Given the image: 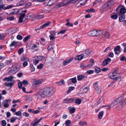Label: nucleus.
I'll use <instances>...</instances> for the list:
<instances>
[{
	"label": "nucleus",
	"mask_w": 126,
	"mask_h": 126,
	"mask_svg": "<svg viewBox=\"0 0 126 126\" xmlns=\"http://www.w3.org/2000/svg\"><path fill=\"white\" fill-rule=\"evenodd\" d=\"M124 98V97L123 96H122L119 97L117 99H115V100L116 101V102H117V104L121 103L123 100Z\"/></svg>",
	"instance_id": "f8f14e48"
},
{
	"label": "nucleus",
	"mask_w": 126,
	"mask_h": 126,
	"mask_svg": "<svg viewBox=\"0 0 126 126\" xmlns=\"http://www.w3.org/2000/svg\"><path fill=\"white\" fill-rule=\"evenodd\" d=\"M104 35V37L107 38H109L110 37V34L109 32L108 31H106L105 32Z\"/></svg>",
	"instance_id": "a211bd4d"
},
{
	"label": "nucleus",
	"mask_w": 126,
	"mask_h": 126,
	"mask_svg": "<svg viewBox=\"0 0 126 126\" xmlns=\"http://www.w3.org/2000/svg\"><path fill=\"white\" fill-rule=\"evenodd\" d=\"M30 66L31 67V70L32 71H35V69L33 66V64H30Z\"/></svg>",
	"instance_id": "79ce46f5"
},
{
	"label": "nucleus",
	"mask_w": 126,
	"mask_h": 126,
	"mask_svg": "<svg viewBox=\"0 0 126 126\" xmlns=\"http://www.w3.org/2000/svg\"><path fill=\"white\" fill-rule=\"evenodd\" d=\"M124 47V48L123 50V52H126V43H124L122 44Z\"/></svg>",
	"instance_id": "4c0bfd02"
},
{
	"label": "nucleus",
	"mask_w": 126,
	"mask_h": 126,
	"mask_svg": "<svg viewBox=\"0 0 126 126\" xmlns=\"http://www.w3.org/2000/svg\"><path fill=\"white\" fill-rule=\"evenodd\" d=\"M66 25L72 27L73 26V25L72 23H70V22H68L66 24Z\"/></svg>",
	"instance_id": "13d9d810"
},
{
	"label": "nucleus",
	"mask_w": 126,
	"mask_h": 126,
	"mask_svg": "<svg viewBox=\"0 0 126 126\" xmlns=\"http://www.w3.org/2000/svg\"><path fill=\"white\" fill-rule=\"evenodd\" d=\"M84 51H85V53L88 55L91 52V51L89 48L86 49Z\"/></svg>",
	"instance_id": "a878e982"
},
{
	"label": "nucleus",
	"mask_w": 126,
	"mask_h": 126,
	"mask_svg": "<svg viewBox=\"0 0 126 126\" xmlns=\"http://www.w3.org/2000/svg\"><path fill=\"white\" fill-rule=\"evenodd\" d=\"M17 43V42H16L15 41H13L12 43L10 45V47H11L13 46H15L16 44Z\"/></svg>",
	"instance_id": "e433bc0d"
},
{
	"label": "nucleus",
	"mask_w": 126,
	"mask_h": 126,
	"mask_svg": "<svg viewBox=\"0 0 126 126\" xmlns=\"http://www.w3.org/2000/svg\"><path fill=\"white\" fill-rule=\"evenodd\" d=\"M14 82V81H13V82H12L10 83L6 82L4 83V85L6 86L9 87H10V89H11L12 86L13 85Z\"/></svg>",
	"instance_id": "ddd939ff"
},
{
	"label": "nucleus",
	"mask_w": 126,
	"mask_h": 126,
	"mask_svg": "<svg viewBox=\"0 0 126 126\" xmlns=\"http://www.w3.org/2000/svg\"><path fill=\"white\" fill-rule=\"evenodd\" d=\"M20 16L19 17H21V18H23L25 16V14L24 13H20Z\"/></svg>",
	"instance_id": "bf43d9fd"
},
{
	"label": "nucleus",
	"mask_w": 126,
	"mask_h": 126,
	"mask_svg": "<svg viewBox=\"0 0 126 126\" xmlns=\"http://www.w3.org/2000/svg\"><path fill=\"white\" fill-rule=\"evenodd\" d=\"M119 16V21L120 22H123L125 19V15L123 14H118Z\"/></svg>",
	"instance_id": "1a4fd4ad"
},
{
	"label": "nucleus",
	"mask_w": 126,
	"mask_h": 126,
	"mask_svg": "<svg viewBox=\"0 0 126 126\" xmlns=\"http://www.w3.org/2000/svg\"><path fill=\"white\" fill-rule=\"evenodd\" d=\"M12 62L11 60H6L5 62V63L6 65H8L10 64Z\"/></svg>",
	"instance_id": "c03bdc74"
},
{
	"label": "nucleus",
	"mask_w": 126,
	"mask_h": 126,
	"mask_svg": "<svg viewBox=\"0 0 126 126\" xmlns=\"http://www.w3.org/2000/svg\"><path fill=\"white\" fill-rule=\"evenodd\" d=\"M116 102V101L115 100L114 101L112 102L110 104V105L112 107H113L115 106V105H116V104H117V102Z\"/></svg>",
	"instance_id": "a18cd8bd"
},
{
	"label": "nucleus",
	"mask_w": 126,
	"mask_h": 126,
	"mask_svg": "<svg viewBox=\"0 0 126 126\" xmlns=\"http://www.w3.org/2000/svg\"><path fill=\"white\" fill-rule=\"evenodd\" d=\"M98 82H95L93 84V86L94 88L96 91L97 93L99 94L101 91V88L100 86L98 84Z\"/></svg>",
	"instance_id": "39448f33"
},
{
	"label": "nucleus",
	"mask_w": 126,
	"mask_h": 126,
	"mask_svg": "<svg viewBox=\"0 0 126 126\" xmlns=\"http://www.w3.org/2000/svg\"><path fill=\"white\" fill-rule=\"evenodd\" d=\"M121 49V47L120 46L118 45L116 46L114 49V51L115 52L118 51Z\"/></svg>",
	"instance_id": "b1692460"
},
{
	"label": "nucleus",
	"mask_w": 126,
	"mask_h": 126,
	"mask_svg": "<svg viewBox=\"0 0 126 126\" xmlns=\"http://www.w3.org/2000/svg\"><path fill=\"white\" fill-rule=\"evenodd\" d=\"M75 98H66L63 99V102L64 103H70L74 102Z\"/></svg>",
	"instance_id": "423d86ee"
},
{
	"label": "nucleus",
	"mask_w": 126,
	"mask_h": 126,
	"mask_svg": "<svg viewBox=\"0 0 126 126\" xmlns=\"http://www.w3.org/2000/svg\"><path fill=\"white\" fill-rule=\"evenodd\" d=\"M101 70L100 68L98 67H97L95 68V72L96 73H99L100 72Z\"/></svg>",
	"instance_id": "c85d7f7f"
},
{
	"label": "nucleus",
	"mask_w": 126,
	"mask_h": 126,
	"mask_svg": "<svg viewBox=\"0 0 126 126\" xmlns=\"http://www.w3.org/2000/svg\"><path fill=\"white\" fill-rule=\"evenodd\" d=\"M126 12V9L124 8H122L120 9V11H119V12L118 13V14H121L124 15Z\"/></svg>",
	"instance_id": "4468645a"
},
{
	"label": "nucleus",
	"mask_w": 126,
	"mask_h": 126,
	"mask_svg": "<svg viewBox=\"0 0 126 126\" xmlns=\"http://www.w3.org/2000/svg\"><path fill=\"white\" fill-rule=\"evenodd\" d=\"M1 124L2 126H6V123L5 120H3L2 121Z\"/></svg>",
	"instance_id": "de8ad7c7"
},
{
	"label": "nucleus",
	"mask_w": 126,
	"mask_h": 126,
	"mask_svg": "<svg viewBox=\"0 0 126 126\" xmlns=\"http://www.w3.org/2000/svg\"><path fill=\"white\" fill-rule=\"evenodd\" d=\"M101 31L94 30L89 32L88 33V35L93 36H97L99 35Z\"/></svg>",
	"instance_id": "f03ea898"
},
{
	"label": "nucleus",
	"mask_w": 126,
	"mask_h": 126,
	"mask_svg": "<svg viewBox=\"0 0 126 126\" xmlns=\"http://www.w3.org/2000/svg\"><path fill=\"white\" fill-rule=\"evenodd\" d=\"M22 82L23 84H24L28 85V82L26 80H24Z\"/></svg>",
	"instance_id": "09e8293b"
},
{
	"label": "nucleus",
	"mask_w": 126,
	"mask_h": 126,
	"mask_svg": "<svg viewBox=\"0 0 126 126\" xmlns=\"http://www.w3.org/2000/svg\"><path fill=\"white\" fill-rule=\"evenodd\" d=\"M53 49V47L52 45L51 44L49 45L48 46L47 49L48 50L51 51Z\"/></svg>",
	"instance_id": "72a5a7b5"
},
{
	"label": "nucleus",
	"mask_w": 126,
	"mask_h": 126,
	"mask_svg": "<svg viewBox=\"0 0 126 126\" xmlns=\"http://www.w3.org/2000/svg\"><path fill=\"white\" fill-rule=\"evenodd\" d=\"M84 78V76L82 75H79L78 76L77 78L78 80H80Z\"/></svg>",
	"instance_id": "cd10ccee"
},
{
	"label": "nucleus",
	"mask_w": 126,
	"mask_h": 126,
	"mask_svg": "<svg viewBox=\"0 0 126 126\" xmlns=\"http://www.w3.org/2000/svg\"><path fill=\"white\" fill-rule=\"evenodd\" d=\"M110 1H108L107 3H106L102 6L101 9V11L103 12L106 11L107 10L109 9L110 8L109 7L110 6Z\"/></svg>",
	"instance_id": "20e7f679"
},
{
	"label": "nucleus",
	"mask_w": 126,
	"mask_h": 126,
	"mask_svg": "<svg viewBox=\"0 0 126 126\" xmlns=\"http://www.w3.org/2000/svg\"><path fill=\"white\" fill-rule=\"evenodd\" d=\"M48 62H50L51 64L53 63V59L52 58H49L48 60Z\"/></svg>",
	"instance_id": "0e129e2a"
},
{
	"label": "nucleus",
	"mask_w": 126,
	"mask_h": 126,
	"mask_svg": "<svg viewBox=\"0 0 126 126\" xmlns=\"http://www.w3.org/2000/svg\"><path fill=\"white\" fill-rule=\"evenodd\" d=\"M108 62L106 59H105L102 62L101 65L103 66H106L108 64Z\"/></svg>",
	"instance_id": "6ab92c4d"
},
{
	"label": "nucleus",
	"mask_w": 126,
	"mask_h": 126,
	"mask_svg": "<svg viewBox=\"0 0 126 126\" xmlns=\"http://www.w3.org/2000/svg\"><path fill=\"white\" fill-rule=\"evenodd\" d=\"M14 17L13 16H12L8 17H7V19L8 20H12L14 19Z\"/></svg>",
	"instance_id": "a19ab883"
},
{
	"label": "nucleus",
	"mask_w": 126,
	"mask_h": 126,
	"mask_svg": "<svg viewBox=\"0 0 126 126\" xmlns=\"http://www.w3.org/2000/svg\"><path fill=\"white\" fill-rule=\"evenodd\" d=\"M24 51L23 48H19L18 51V53L19 55H20Z\"/></svg>",
	"instance_id": "473e14b6"
},
{
	"label": "nucleus",
	"mask_w": 126,
	"mask_h": 126,
	"mask_svg": "<svg viewBox=\"0 0 126 126\" xmlns=\"http://www.w3.org/2000/svg\"><path fill=\"white\" fill-rule=\"evenodd\" d=\"M34 83L36 85L41 84V82L40 80H38L37 81H35L34 82Z\"/></svg>",
	"instance_id": "49530a36"
},
{
	"label": "nucleus",
	"mask_w": 126,
	"mask_h": 126,
	"mask_svg": "<svg viewBox=\"0 0 126 126\" xmlns=\"http://www.w3.org/2000/svg\"><path fill=\"white\" fill-rule=\"evenodd\" d=\"M73 59V57L66 60L63 62V65L65 66L71 62Z\"/></svg>",
	"instance_id": "0eeeda50"
},
{
	"label": "nucleus",
	"mask_w": 126,
	"mask_h": 126,
	"mask_svg": "<svg viewBox=\"0 0 126 126\" xmlns=\"http://www.w3.org/2000/svg\"><path fill=\"white\" fill-rule=\"evenodd\" d=\"M21 61H23L25 60H27L29 59H28L26 56H23L21 58Z\"/></svg>",
	"instance_id": "7c9ffc66"
},
{
	"label": "nucleus",
	"mask_w": 126,
	"mask_h": 126,
	"mask_svg": "<svg viewBox=\"0 0 126 126\" xmlns=\"http://www.w3.org/2000/svg\"><path fill=\"white\" fill-rule=\"evenodd\" d=\"M2 3V0H0V11H1L2 9L4 10H6L10 9L12 7V6L11 5L5 6V5L3 4Z\"/></svg>",
	"instance_id": "7ed1b4c3"
},
{
	"label": "nucleus",
	"mask_w": 126,
	"mask_h": 126,
	"mask_svg": "<svg viewBox=\"0 0 126 126\" xmlns=\"http://www.w3.org/2000/svg\"><path fill=\"white\" fill-rule=\"evenodd\" d=\"M66 30L65 29H64L61 30V31H59L57 34V35H58L59 34L61 33L63 34L66 31Z\"/></svg>",
	"instance_id": "58836bf2"
},
{
	"label": "nucleus",
	"mask_w": 126,
	"mask_h": 126,
	"mask_svg": "<svg viewBox=\"0 0 126 126\" xmlns=\"http://www.w3.org/2000/svg\"><path fill=\"white\" fill-rule=\"evenodd\" d=\"M75 89V87H74L71 86L69 87L68 90L67 91V94H68L70 92L74 90Z\"/></svg>",
	"instance_id": "393cba45"
},
{
	"label": "nucleus",
	"mask_w": 126,
	"mask_h": 126,
	"mask_svg": "<svg viewBox=\"0 0 126 126\" xmlns=\"http://www.w3.org/2000/svg\"><path fill=\"white\" fill-rule=\"evenodd\" d=\"M123 6V5H119V6L117 7V8L116 9V11L117 12H118V10L119 9H121V7H122Z\"/></svg>",
	"instance_id": "8fccbe9b"
},
{
	"label": "nucleus",
	"mask_w": 126,
	"mask_h": 126,
	"mask_svg": "<svg viewBox=\"0 0 126 126\" xmlns=\"http://www.w3.org/2000/svg\"><path fill=\"white\" fill-rule=\"evenodd\" d=\"M72 82L74 83H75L77 82V80L76 78L74 77L71 79Z\"/></svg>",
	"instance_id": "ea45409f"
},
{
	"label": "nucleus",
	"mask_w": 126,
	"mask_h": 126,
	"mask_svg": "<svg viewBox=\"0 0 126 126\" xmlns=\"http://www.w3.org/2000/svg\"><path fill=\"white\" fill-rule=\"evenodd\" d=\"M14 77L13 76H11L8 77V82L10 81V82H13V81H14V80H13V79H14Z\"/></svg>",
	"instance_id": "5701e85b"
},
{
	"label": "nucleus",
	"mask_w": 126,
	"mask_h": 126,
	"mask_svg": "<svg viewBox=\"0 0 126 126\" xmlns=\"http://www.w3.org/2000/svg\"><path fill=\"white\" fill-rule=\"evenodd\" d=\"M87 0H81L80 2V5H84L87 2Z\"/></svg>",
	"instance_id": "2f4dec72"
},
{
	"label": "nucleus",
	"mask_w": 126,
	"mask_h": 126,
	"mask_svg": "<svg viewBox=\"0 0 126 126\" xmlns=\"http://www.w3.org/2000/svg\"><path fill=\"white\" fill-rule=\"evenodd\" d=\"M5 36L3 34H2L0 35V40L4 38Z\"/></svg>",
	"instance_id": "4d7b16f0"
},
{
	"label": "nucleus",
	"mask_w": 126,
	"mask_h": 126,
	"mask_svg": "<svg viewBox=\"0 0 126 126\" xmlns=\"http://www.w3.org/2000/svg\"><path fill=\"white\" fill-rule=\"evenodd\" d=\"M78 0H70L65 3L63 5L65 6L70 4H74L76 3Z\"/></svg>",
	"instance_id": "9b49d317"
},
{
	"label": "nucleus",
	"mask_w": 126,
	"mask_h": 126,
	"mask_svg": "<svg viewBox=\"0 0 126 126\" xmlns=\"http://www.w3.org/2000/svg\"><path fill=\"white\" fill-rule=\"evenodd\" d=\"M81 55H82L83 58H85L89 56L88 55L86 54L85 53L84 54H82Z\"/></svg>",
	"instance_id": "864d4df0"
},
{
	"label": "nucleus",
	"mask_w": 126,
	"mask_h": 126,
	"mask_svg": "<svg viewBox=\"0 0 126 126\" xmlns=\"http://www.w3.org/2000/svg\"><path fill=\"white\" fill-rule=\"evenodd\" d=\"M51 34L49 35L50 39V40H53L55 39V36L56 35V34L55 31H51L50 32Z\"/></svg>",
	"instance_id": "6e6552de"
},
{
	"label": "nucleus",
	"mask_w": 126,
	"mask_h": 126,
	"mask_svg": "<svg viewBox=\"0 0 126 126\" xmlns=\"http://www.w3.org/2000/svg\"><path fill=\"white\" fill-rule=\"evenodd\" d=\"M31 3L30 2H28L27 4H26L24 8H26L28 7L29 6L31 5Z\"/></svg>",
	"instance_id": "69168bd1"
},
{
	"label": "nucleus",
	"mask_w": 126,
	"mask_h": 126,
	"mask_svg": "<svg viewBox=\"0 0 126 126\" xmlns=\"http://www.w3.org/2000/svg\"><path fill=\"white\" fill-rule=\"evenodd\" d=\"M15 113V114L17 116H19L21 115V113L20 111H18L17 112H16Z\"/></svg>",
	"instance_id": "3c124183"
},
{
	"label": "nucleus",
	"mask_w": 126,
	"mask_h": 126,
	"mask_svg": "<svg viewBox=\"0 0 126 126\" xmlns=\"http://www.w3.org/2000/svg\"><path fill=\"white\" fill-rule=\"evenodd\" d=\"M85 11L88 13L90 12H94L95 11V10L93 8H91L90 9H88L85 10Z\"/></svg>",
	"instance_id": "bb28decb"
},
{
	"label": "nucleus",
	"mask_w": 126,
	"mask_h": 126,
	"mask_svg": "<svg viewBox=\"0 0 126 126\" xmlns=\"http://www.w3.org/2000/svg\"><path fill=\"white\" fill-rule=\"evenodd\" d=\"M56 83L58 84V85H61V83L63 85L64 84V81L63 80H62L60 81L57 82Z\"/></svg>",
	"instance_id": "c9c22d12"
},
{
	"label": "nucleus",
	"mask_w": 126,
	"mask_h": 126,
	"mask_svg": "<svg viewBox=\"0 0 126 126\" xmlns=\"http://www.w3.org/2000/svg\"><path fill=\"white\" fill-rule=\"evenodd\" d=\"M55 92V90L52 87H46L40 91L39 94L40 96L43 97H49L53 95Z\"/></svg>",
	"instance_id": "f257e3e1"
},
{
	"label": "nucleus",
	"mask_w": 126,
	"mask_h": 126,
	"mask_svg": "<svg viewBox=\"0 0 126 126\" xmlns=\"http://www.w3.org/2000/svg\"><path fill=\"white\" fill-rule=\"evenodd\" d=\"M112 74V76L113 77H114L115 76H116L118 74V71L116 70H115V71L113 72Z\"/></svg>",
	"instance_id": "f704fd0d"
},
{
	"label": "nucleus",
	"mask_w": 126,
	"mask_h": 126,
	"mask_svg": "<svg viewBox=\"0 0 126 126\" xmlns=\"http://www.w3.org/2000/svg\"><path fill=\"white\" fill-rule=\"evenodd\" d=\"M83 58L82 55L81 54L79 55H78L75 58V59L76 60H80Z\"/></svg>",
	"instance_id": "412c9836"
},
{
	"label": "nucleus",
	"mask_w": 126,
	"mask_h": 126,
	"mask_svg": "<svg viewBox=\"0 0 126 126\" xmlns=\"http://www.w3.org/2000/svg\"><path fill=\"white\" fill-rule=\"evenodd\" d=\"M110 17L114 19H116L117 18L118 16L116 14H112L110 16Z\"/></svg>",
	"instance_id": "4be33fe9"
},
{
	"label": "nucleus",
	"mask_w": 126,
	"mask_h": 126,
	"mask_svg": "<svg viewBox=\"0 0 126 126\" xmlns=\"http://www.w3.org/2000/svg\"><path fill=\"white\" fill-rule=\"evenodd\" d=\"M84 64L83 63H81L80 64V67L83 69L85 67V66L84 65Z\"/></svg>",
	"instance_id": "338daca9"
},
{
	"label": "nucleus",
	"mask_w": 126,
	"mask_h": 126,
	"mask_svg": "<svg viewBox=\"0 0 126 126\" xmlns=\"http://www.w3.org/2000/svg\"><path fill=\"white\" fill-rule=\"evenodd\" d=\"M30 37V35H28L25 37L23 40V41L24 42H26L29 39Z\"/></svg>",
	"instance_id": "c756f323"
},
{
	"label": "nucleus",
	"mask_w": 126,
	"mask_h": 126,
	"mask_svg": "<svg viewBox=\"0 0 126 126\" xmlns=\"http://www.w3.org/2000/svg\"><path fill=\"white\" fill-rule=\"evenodd\" d=\"M51 22L49 21L45 23L40 26V29H42L46 26H48L51 24Z\"/></svg>",
	"instance_id": "2eb2a0df"
},
{
	"label": "nucleus",
	"mask_w": 126,
	"mask_h": 126,
	"mask_svg": "<svg viewBox=\"0 0 126 126\" xmlns=\"http://www.w3.org/2000/svg\"><path fill=\"white\" fill-rule=\"evenodd\" d=\"M81 102V100L79 98L76 99L75 101V103L77 104H80Z\"/></svg>",
	"instance_id": "aec40b11"
},
{
	"label": "nucleus",
	"mask_w": 126,
	"mask_h": 126,
	"mask_svg": "<svg viewBox=\"0 0 126 126\" xmlns=\"http://www.w3.org/2000/svg\"><path fill=\"white\" fill-rule=\"evenodd\" d=\"M26 2L25 0H21L17 3L16 6H20L24 4Z\"/></svg>",
	"instance_id": "9d476101"
},
{
	"label": "nucleus",
	"mask_w": 126,
	"mask_h": 126,
	"mask_svg": "<svg viewBox=\"0 0 126 126\" xmlns=\"http://www.w3.org/2000/svg\"><path fill=\"white\" fill-rule=\"evenodd\" d=\"M86 45L84 44H83L81 47V48L82 50H84L86 48Z\"/></svg>",
	"instance_id": "e2e57ef3"
},
{
	"label": "nucleus",
	"mask_w": 126,
	"mask_h": 126,
	"mask_svg": "<svg viewBox=\"0 0 126 126\" xmlns=\"http://www.w3.org/2000/svg\"><path fill=\"white\" fill-rule=\"evenodd\" d=\"M17 39L19 40H22L23 38L20 35H18L16 36Z\"/></svg>",
	"instance_id": "37998d69"
},
{
	"label": "nucleus",
	"mask_w": 126,
	"mask_h": 126,
	"mask_svg": "<svg viewBox=\"0 0 126 126\" xmlns=\"http://www.w3.org/2000/svg\"><path fill=\"white\" fill-rule=\"evenodd\" d=\"M104 112L103 111H101L100 112L98 115V118L99 119H101L102 118L103 114H104Z\"/></svg>",
	"instance_id": "f3484780"
},
{
	"label": "nucleus",
	"mask_w": 126,
	"mask_h": 126,
	"mask_svg": "<svg viewBox=\"0 0 126 126\" xmlns=\"http://www.w3.org/2000/svg\"><path fill=\"white\" fill-rule=\"evenodd\" d=\"M22 82H19L18 83V86L19 89H21L22 86Z\"/></svg>",
	"instance_id": "5fc2aeb1"
},
{
	"label": "nucleus",
	"mask_w": 126,
	"mask_h": 126,
	"mask_svg": "<svg viewBox=\"0 0 126 126\" xmlns=\"http://www.w3.org/2000/svg\"><path fill=\"white\" fill-rule=\"evenodd\" d=\"M43 64L42 63H40L39 65H38L37 66V68L39 69H41L43 67Z\"/></svg>",
	"instance_id": "680f3d73"
},
{
	"label": "nucleus",
	"mask_w": 126,
	"mask_h": 126,
	"mask_svg": "<svg viewBox=\"0 0 126 126\" xmlns=\"http://www.w3.org/2000/svg\"><path fill=\"white\" fill-rule=\"evenodd\" d=\"M71 107H69L68 109L69 110L70 113H74L75 111V109L74 107L71 108Z\"/></svg>",
	"instance_id": "dca6fc26"
},
{
	"label": "nucleus",
	"mask_w": 126,
	"mask_h": 126,
	"mask_svg": "<svg viewBox=\"0 0 126 126\" xmlns=\"http://www.w3.org/2000/svg\"><path fill=\"white\" fill-rule=\"evenodd\" d=\"M16 120V118L14 117H12L11 119H10V121L12 123H13Z\"/></svg>",
	"instance_id": "052dcab7"
},
{
	"label": "nucleus",
	"mask_w": 126,
	"mask_h": 126,
	"mask_svg": "<svg viewBox=\"0 0 126 126\" xmlns=\"http://www.w3.org/2000/svg\"><path fill=\"white\" fill-rule=\"evenodd\" d=\"M94 71L93 70H88L87 71V73L89 74H91L93 73Z\"/></svg>",
	"instance_id": "6e6d98bb"
},
{
	"label": "nucleus",
	"mask_w": 126,
	"mask_h": 126,
	"mask_svg": "<svg viewBox=\"0 0 126 126\" xmlns=\"http://www.w3.org/2000/svg\"><path fill=\"white\" fill-rule=\"evenodd\" d=\"M28 63L27 62L24 61L23 63V67H25L26 66L28 65Z\"/></svg>",
	"instance_id": "774afa93"
},
{
	"label": "nucleus",
	"mask_w": 126,
	"mask_h": 126,
	"mask_svg": "<svg viewBox=\"0 0 126 126\" xmlns=\"http://www.w3.org/2000/svg\"><path fill=\"white\" fill-rule=\"evenodd\" d=\"M71 123V121L70 120H67L66 121L65 124L66 125H69V124Z\"/></svg>",
	"instance_id": "603ef678"
}]
</instances>
